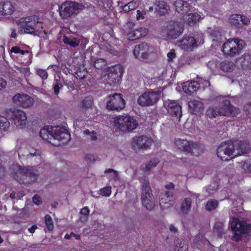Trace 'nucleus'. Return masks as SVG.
<instances>
[{
	"mask_svg": "<svg viewBox=\"0 0 251 251\" xmlns=\"http://www.w3.org/2000/svg\"><path fill=\"white\" fill-rule=\"evenodd\" d=\"M173 191L167 190L164 194H161L160 196L170 199L173 197Z\"/></svg>",
	"mask_w": 251,
	"mask_h": 251,
	"instance_id": "57",
	"label": "nucleus"
},
{
	"mask_svg": "<svg viewBox=\"0 0 251 251\" xmlns=\"http://www.w3.org/2000/svg\"><path fill=\"white\" fill-rule=\"evenodd\" d=\"M126 105V102L120 93H111V110L120 111Z\"/></svg>",
	"mask_w": 251,
	"mask_h": 251,
	"instance_id": "23",
	"label": "nucleus"
},
{
	"mask_svg": "<svg viewBox=\"0 0 251 251\" xmlns=\"http://www.w3.org/2000/svg\"><path fill=\"white\" fill-rule=\"evenodd\" d=\"M37 228V226L36 225L32 226L28 228V231L31 233H33L35 230Z\"/></svg>",
	"mask_w": 251,
	"mask_h": 251,
	"instance_id": "63",
	"label": "nucleus"
},
{
	"mask_svg": "<svg viewBox=\"0 0 251 251\" xmlns=\"http://www.w3.org/2000/svg\"><path fill=\"white\" fill-rule=\"evenodd\" d=\"M155 10L160 15H163L166 14L169 10L167 3L164 1H158L154 4Z\"/></svg>",
	"mask_w": 251,
	"mask_h": 251,
	"instance_id": "32",
	"label": "nucleus"
},
{
	"mask_svg": "<svg viewBox=\"0 0 251 251\" xmlns=\"http://www.w3.org/2000/svg\"><path fill=\"white\" fill-rule=\"evenodd\" d=\"M159 162L158 159L153 158L148 162L145 164V167L143 168V170L146 172H149L152 168L156 166Z\"/></svg>",
	"mask_w": 251,
	"mask_h": 251,
	"instance_id": "40",
	"label": "nucleus"
},
{
	"mask_svg": "<svg viewBox=\"0 0 251 251\" xmlns=\"http://www.w3.org/2000/svg\"><path fill=\"white\" fill-rule=\"evenodd\" d=\"M134 26L135 24L133 22L129 21L127 22L124 26L125 29H132Z\"/></svg>",
	"mask_w": 251,
	"mask_h": 251,
	"instance_id": "56",
	"label": "nucleus"
},
{
	"mask_svg": "<svg viewBox=\"0 0 251 251\" xmlns=\"http://www.w3.org/2000/svg\"><path fill=\"white\" fill-rule=\"evenodd\" d=\"M154 52L153 48L146 42L135 46L133 50L134 57L141 61H148Z\"/></svg>",
	"mask_w": 251,
	"mask_h": 251,
	"instance_id": "10",
	"label": "nucleus"
},
{
	"mask_svg": "<svg viewBox=\"0 0 251 251\" xmlns=\"http://www.w3.org/2000/svg\"><path fill=\"white\" fill-rule=\"evenodd\" d=\"M176 10L179 13L183 14L189 10V4L183 0H176L174 3Z\"/></svg>",
	"mask_w": 251,
	"mask_h": 251,
	"instance_id": "31",
	"label": "nucleus"
},
{
	"mask_svg": "<svg viewBox=\"0 0 251 251\" xmlns=\"http://www.w3.org/2000/svg\"><path fill=\"white\" fill-rule=\"evenodd\" d=\"M127 5L129 7L130 10H132L137 7L138 3L137 2V1L133 0L127 3Z\"/></svg>",
	"mask_w": 251,
	"mask_h": 251,
	"instance_id": "51",
	"label": "nucleus"
},
{
	"mask_svg": "<svg viewBox=\"0 0 251 251\" xmlns=\"http://www.w3.org/2000/svg\"><path fill=\"white\" fill-rule=\"evenodd\" d=\"M203 43L202 33H198L194 36H185L180 40L178 46L183 50L197 47L199 44Z\"/></svg>",
	"mask_w": 251,
	"mask_h": 251,
	"instance_id": "13",
	"label": "nucleus"
},
{
	"mask_svg": "<svg viewBox=\"0 0 251 251\" xmlns=\"http://www.w3.org/2000/svg\"><path fill=\"white\" fill-rule=\"evenodd\" d=\"M32 200H33V202L37 205H39L42 202L41 198L37 194L35 195L33 197Z\"/></svg>",
	"mask_w": 251,
	"mask_h": 251,
	"instance_id": "52",
	"label": "nucleus"
},
{
	"mask_svg": "<svg viewBox=\"0 0 251 251\" xmlns=\"http://www.w3.org/2000/svg\"><path fill=\"white\" fill-rule=\"evenodd\" d=\"M38 176V171L32 167L26 168L19 166L14 174V179L20 184L28 185L35 182Z\"/></svg>",
	"mask_w": 251,
	"mask_h": 251,
	"instance_id": "3",
	"label": "nucleus"
},
{
	"mask_svg": "<svg viewBox=\"0 0 251 251\" xmlns=\"http://www.w3.org/2000/svg\"><path fill=\"white\" fill-rule=\"evenodd\" d=\"M201 81L202 80L199 82L196 81H187L185 82L182 85V89L186 94L190 95L196 92L199 89L201 83L203 84V87H208L210 85V83L208 80H203V82Z\"/></svg>",
	"mask_w": 251,
	"mask_h": 251,
	"instance_id": "21",
	"label": "nucleus"
},
{
	"mask_svg": "<svg viewBox=\"0 0 251 251\" xmlns=\"http://www.w3.org/2000/svg\"><path fill=\"white\" fill-rule=\"evenodd\" d=\"M229 22L231 25L238 28H242L244 25H249L251 23L249 18L240 14L231 15Z\"/></svg>",
	"mask_w": 251,
	"mask_h": 251,
	"instance_id": "24",
	"label": "nucleus"
},
{
	"mask_svg": "<svg viewBox=\"0 0 251 251\" xmlns=\"http://www.w3.org/2000/svg\"><path fill=\"white\" fill-rule=\"evenodd\" d=\"M166 189L169 191H173L175 189V185L174 183L170 182L165 186Z\"/></svg>",
	"mask_w": 251,
	"mask_h": 251,
	"instance_id": "61",
	"label": "nucleus"
},
{
	"mask_svg": "<svg viewBox=\"0 0 251 251\" xmlns=\"http://www.w3.org/2000/svg\"><path fill=\"white\" fill-rule=\"evenodd\" d=\"M136 13H137L136 19L137 20L144 19V18H145L144 15L145 14V12L138 10H137Z\"/></svg>",
	"mask_w": 251,
	"mask_h": 251,
	"instance_id": "55",
	"label": "nucleus"
},
{
	"mask_svg": "<svg viewBox=\"0 0 251 251\" xmlns=\"http://www.w3.org/2000/svg\"><path fill=\"white\" fill-rule=\"evenodd\" d=\"M164 106L168 112L180 121L182 116L181 107L177 100H167L164 102Z\"/></svg>",
	"mask_w": 251,
	"mask_h": 251,
	"instance_id": "18",
	"label": "nucleus"
},
{
	"mask_svg": "<svg viewBox=\"0 0 251 251\" xmlns=\"http://www.w3.org/2000/svg\"><path fill=\"white\" fill-rule=\"evenodd\" d=\"M188 106L190 112L194 114L201 113L203 110V104L200 100H193L188 103Z\"/></svg>",
	"mask_w": 251,
	"mask_h": 251,
	"instance_id": "29",
	"label": "nucleus"
},
{
	"mask_svg": "<svg viewBox=\"0 0 251 251\" xmlns=\"http://www.w3.org/2000/svg\"><path fill=\"white\" fill-rule=\"evenodd\" d=\"M14 103L19 106L26 108L32 106L34 100L26 94H18L13 97Z\"/></svg>",
	"mask_w": 251,
	"mask_h": 251,
	"instance_id": "22",
	"label": "nucleus"
},
{
	"mask_svg": "<svg viewBox=\"0 0 251 251\" xmlns=\"http://www.w3.org/2000/svg\"><path fill=\"white\" fill-rule=\"evenodd\" d=\"M239 167L247 173H251V159L248 158L239 163Z\"/></svg>",
	"mask_w": 251,
	"mask_h": 251,
	"instance_id": "39",
	"label": "nucleus"
},
{
	"mask_svg": "<svg viewBox=\"0 0 251 251\" xmlns=\"http://www.w3.org/2000/svg\"><path fill=\"white\" fill-rule=\"evenodd\" d=\"M11 51V52H13L16 54L20 53L22 55H24L25 54L28 52L27 50H23L18 46H14L12 47Z\"/></svg>",
	"mask_w": 251,
	"mask_h": 251,
	"instance_id": "46",
	"label": "nucleus"
},
{
	"mask_svg": "<svg viewBox=\"0 0 251 251\" xmlns=\"http://www.w3.org/2000/svg\"><path fill=\"white\" fill-rule=\"evenodd\" d=\"M168 60L169 61H172L173 59L175 58L176 53L175 50H171L170 52L167 53Z\"/></svg>",
	"mask_w": 251,
	"mask_h": 251,
	"instance_id": "54",
	"label": "nucleus"
},
{
	"mask_svg": "<svg viewBox=\"0 0 251 251\" xmlns=\"http://www.w3.org/2000/svg\"><path fill=\"white\" fill-rule=\"evenodd\" d=\"M111 177H112V178L115 181L120 180L118 172L112 169H111Z\"/></svg>",
	"mask_w": 251,
	"mask_h": 251,
	"instance_id": "49",
	"label": "nucleus"
},
{
	"mask_svg": "<svg viewBox=\"0 0 251 251\" xmlns=\"http://www.w3.org/2000/svg\"><path fill=\"white\" fill-rule=\"evenodd\" d=\"M169 230L173 233H177L178 232V228L174 225L171 224L169 226Z\"/></svg>",
	"mask_w": 251,
	"mask_h": 251,
	"instance_id": "60",
	"label": "nucleus"
},
{
	"mask_svg": "<svg viewBox=\"0 0 251 251\" xmlns=\"http://www.w3.org/2000/svg\"><path fill=\"white\" fill-rule=\"evenodd\" d=\"M52 126H44L40 129L39 133L40 136L44 140L50 142L52 134Z\"/></svg>",
	"mask_w": 251,
	"mask_h": 251,
	"instance_id": "33",
	"label": "nucleus"
},
{
	"mask_svg": "<svg viewBox=\"0 0 251 251\" xmlns=\"http://www.w3.org/2000/svg\"><path fill=\"white\" fill-rule=\"evenodd\" d=\"M79 107L87 117L93 118L97 115V108L93 105V99L91 97H85L80 103Z\"/></svg>",
	"mask_w": 251,
	"mask_h": 251,
	"instance_id": "16",
	"label": "nucleus"
},
{
	"mask_svg": "<svg viewBox=\"0 0 251 251\" xmlns=\"http://www.w3.org/2000/svg\"><path fill=\"white\" fill-rule=\"evenodd\" d=\"M161 94L160 91L145 92L139 97L137 103L141 106L153 105L159 100Z\"/></svg>",
	"mask_w": 251,
	"mask_h": 251,
	"instance_id": "11",
	"label": "nucleus"
},
{
	"mask_svg": "<svg viewBox=\"0 0 251 251\" xmlns=\"http://www.w3.org/2000/svg\"><path fill=\"white\" fill-rule=\"evenodd\" d=\"M218 205V201L216 200L211 199L206 202L205 204V209L206 210L210 211L215 209Z\"/></svg>",
	"mask_w": 251,
	"mask_h": 251,
	"instance_id": "41",
	"label": "nucleus"
},
{
	"mask_svg": "<svg viewBox=\"0 0 251 251\" xmlns=\"http://www.w3.org/2000/svg\"><path fill=\"white\" fill-rule=\"evenodd\" d=\"M235 68L234 63L230 61L226 60L220 64V68L225 72H231Z\"/></svg>",
	"mask_w": 251,
	"mask_h": 251,
	"instance_id": "37",
	"label": "nucleus"
},
{
	"mask_svg": "<svg viewBox=\"0 0 251 251\" xmlns=\"http://www.w3.org/2000/svg\"><path fill=\"white\" fill-rule=\"evenodd\" d=\"M6 81L1 77H0V90L6 86Z\"/></svg>",
	"mask_w": 251,
	"mask_h": 251,
	"instance_id": "62",
	"label": "nucleus"
},
{
	"mask_svg": "<svg viewBox=\"0 0 251 251\" xmlns=\"http://www.w3.org/2000/svg\"><path fill=\"white\" fill-rule=\"evenodd\" d=\"M114 126L120 131L129 132L136 129L138 122L132 116L119 115L113 118Z\"/></svg>",
	"mask_w": 251,
	"mask_h": 251,
	"instance_id": "4",
	"label": "nucleus"
},
{
	"mask_svg": "<svg viewBox=\"0 0 251 251\" xmlns=\"http://www.w3.org/2000/svg\"><path fill=\"white\" fill-rule=\"evenodd\" d=\"M230 227L234 234L232 239L235 241H240L244 235L249 234L251 228L250 224L235 218H232Z\"/></svg>",
	"mask_w": 251,
	"mask_h": 251,
	"instance_id": "5",
	"label": "nucleus"
},
{
	"mask_svg": "<svg viewBox=\"0 0 251 251\" xmlns=\"http://www.w3.org/2000/svg\"><path fill=\"white\" fill-rule=\"evenodd\" d=\"M124 69L121 64L111 66V81L114 85H119L122 80Z\"/></svg>",
	"mask_w": 251,
	"mask_h": 251,
	"instance_id": "25",
	"label": "nucleus"
},
{
	"mask_svg": "<svg viewBox=\"0 0 251 251\" xmlns=\"http://www.w3.org/2000/svg\"><path fill=\"white\" fill-rule=\"evenodd\" d=\"M213 230L214 233L219 237H222L225 233L223 223L221 222L216 223L213 227Z\"/></svg>",
	"mask_w": 251,
	"mask_h": 251,
	"instance_id": "38",
	"label": "nucleus"
},
{
	"mask_svg": "<svg viewBox=\"0 0 251 251\" xmlns=\"http://www.w3.org/2000/svg\"><path fill=\"white\" fill-rule=\"evenodd\" d=\"M141 201L142 205L147 210H151L154 207V197L147 178H144L142 183Z\"/></svg>",
	"mask_w": 251,
	"mask_h": 251,
	"instance_id": "8",
	"label": "nucleus"
},
{
	"mask_svg": "<svg viewBox=\"0 0 251 251\" xmlns=\"http://www.w3.org/2000/svg\"><path fill=\"white\" fill-rule=\"evenodd\" d=\"M14 11V7L9 1L0 3V15H10Z\"/></svg>",
	"mask_w": 251,
	"mask_h": 251,
	"instance_id": "30",
	"label": "nucleus"
},
{
	"mask_svg": "<svg viewBox=\"0 0 251 251\" xmlns=\"http://www.w3.org/2000/svg\"><path fill=\"white\" fill-rule=\"evenodd\" d=\"M192 206V201L190 198H186L182 201L180 210L182 213L186 214L190 210Z\"/></svg>",
	"mask_w": 251,
	"mask_h": 251,
	"instance_id": "35",
	"label": "nucleus"
},
{
	"mask_svg": "<svg viewBox=\"0 0 251 251\" xmlns=\"http://www.w3.org/2000/svg\"><path fill=\"white\" fill-rule=\"evenodd\" d=\"M201 18V15L197 9H194L189 13L184 18V21L189 25L196 24Z\"/></svg>",
	"mask_w": 251,
	"mask_h": 251,
	"instance_id": "28",
	"label": "nucleus"
},
{
	"mask_svg": "<svg viewBox=\"0 0 251 251\" xmlns=\"http://www.w3.org/2000/svg\"><path fill=\"white\" fill-rule=\"evenodd\" d=\"M63 87V85L61 83H57L53 85V89L54 93L55 95H57L59 93V90L60 88Z\"/></svg>",
	"mask_w": 251,
	"mask_h": 251,
	"instance_id": "50",
	"label": "nucleus"
},
{
	"mask_svg": "<svg viewBox=\"0 0 251 251\" xmlns=\"http://www.w3.org/2000/svg\"><path fill=\"white\" fill-rule=\"evenodd\" d=\"M174 144L180 151L194 156H200L204 151L203 145L197 142L177 138L175 140Z\"/></svg>",
	"mask_w": 251,
	"mask_h": 251,
	"instance_id": "2",
	"label": "nucleus"
},
{
	"mask_svg": "<svg viewBox=\"0 0 251 251\" xmlns=\"http://www.w3.org/2000/svg\"><path fill=\"white\" fill-rule=\"evenodd\" d=\"M240 113L239 109L232 105L229 100L220 98L218 105L208 107L206 114L209 118H216L217 116L235 117Z\"/></svg>",
	"mask_w": 251,
	"mask_h": 251,
	"instance_id": "1",
	"label": "nucleus"
},
{
	"mask_svg": "<svg viewBox=\"0 0 251 251\" xmlns=\"http://www.w3.org/2000/svg\"><path fill=\"white\" fill-rule=\"evenodd\" d=\"M243 63L244 65L247 67L251 68V54H245L244 55V60Z\"/></svg>",
	"mask_w": 251,
	"mask_h": 251,
	"instance_id": "47",
	"label": "nucleus"
},
{
	"mask_svg": "<svg viewBox=\"0 0 251 251\" xmlns=\"http://www.w3.org/2000/svg\"><path fill=\"white\" fill-rule=\"evenodd\" d=\"M245 45L243 40L239 39L228 40L223 45V52L229 56L239 54Z\"/></svg>",
	"mask_w": 251,
	"mask_h": 251,
	"instance_id": "9",
	"label": "nucleus"
},
{
	"mask_svg": "<svg viewBox=\"0 0 251 251\" xmlns=\"http://www.w3.org/2000/svg\"><path fill=\"white\" fill-rule=\"evenodd\" d=\"M6 173L5 168L3 167V166L0 162V178H3Z\"/></svg>",
	"mask_w": 251,
	"mask_h": 251,
	"instance_id": "59",
	"label": "nucleus"
},
{
	"mask_svg": "<svg viewBox=\"0 0 251 251\" xmlns=\"http://www.w3.org/2000/svg\"><path fill=\"white\" fill-rule=\"evenodd\" d=\"M8 114L7 119H11L12 123L17 126L25 125L27 121V116L25 112L21 110L8 109L6 111Z\"/></svg>",
	"mask_w": 251,
	"mask_h": 251,
	"instance_id": "15",
	"label": "nucleus"
},
{
	"mask_svg": "<svg viewBox=\"0 0 251 251\" xmlns=\"http://www.w3.org/2000/svg\"><path fill=\"white\" fill-rule=\"evenodd\" d=\"M9 126L10 123L8 121V119L0 115V129L5 131L9 127Z\"/></svg>",
	"mask_w": 251,
	"mask_h": 251,
	"instance_id": "43",
	"label": "nucleus"
},
{
	"mask_svg": "<svg viewBox=\"0 0 251 251\" xmlns=\"http://www.w3.org/2000/svg\"><path fill=\"white\" fill-rule=\"evenodd\" d=\"M90 213V210L87 206L82 208L80 211V213L82 215L88 216Z\"/></svg>",
	"mask_w": 251,
	"mask_h": 251,
	"instance_id": "53",
	"label": "nucleus"
},
{
	"mask_svg": "<svg viewBox=\"0 0 251 251\" xmlns=\"http://www.w3.org/2000/svg\"><path fill=\"white\" fill-rule=\"evenodd\" d=\"M182 23L177 21H172L167 23L161 30V35L168 39H176L183 32Z\"/></svg>",
	"mask_w": 251,
	"mask_h": 251,
	"instance_id": "7",
	"label": "nucleus"
},
{
	"mask_svg": "<svg viewBox=\"0 0 251 251\" xmlns=\"http://www.w3.org/2000/svg\"><path fill=\"white\" fill-rule=\"evenodd\" d=\"M100 194L102 196L109 197L110 196V186L100 189Z\"/></svg>",
	"mask_w": 251,
	"mask_h": 251,
	"instance_id": "48",
	"label": "nucleus"
},
{
	"mask_svg": "<svg viewBox=\"0 0 251 251\" xmlns=\"http://www.w3.org/2000/svg\"><path fill=\"white\" fill-rule=\"evenodd\" d=\"M50 143L53 146L58 147L68 143L71 140L70 133L59 126H53Z\"/></svg>",
	"mask_w": 251,
	"mask_h": 251,
	"instance_id": "6",
	"label": "nucleus"
},
{
	"mask_svg": "<svg viewBox=\"0 0 251 251\" xmlns=\"http://www.w3.org/2000/svg\"><path fill=\"white\" fill-rule=\"evenodd\" d=\"M86 159L87 160H89L90 161H95V157H94V156L93 155L87 154L86 156Z\"/></svg>",
	"mask_w": 251,
	"mask_h": 251,
	"instance_id": "64",
	"label": "nucleus"
},
{
	"mask_svg": "<svg viewBox=\"0 0 251 251\" xmlns=\"http://www.w3.org/2000/svg\"><path fill=\"white\" fill-rule=\"evenodd\" d=\"M175 203V200L160 196L159 205L162 210L167 209Z\"/></svg>",
	"mask_w": 251,
	"mask_h": 251,
	"instance_id": "34",
	"label": "nucleus"
},
{
	"mask_svg": "<svg viewBox=\"0 0 251 251\" xmlns=\"http://www.w3.org/2000/svg\"><path fill=\"white\" fill-rule=\"evenodd\" d=\"M87 74V71L86 68L83 67L82 70L79 68L75 72V77L79 80L83 79L85 78Z\"/></svg>",
	"mask_w": 251,
	"mask_h": 251,
	"instance_id": "44",
	"label": "nucleus"
},
{
	"mask_svg": "<svg viewBox=\"0 0 251 251\" xmlns=\"http://www.w3.org/2000/svg\"><path fill=\"white\" fill-rule=\"evenodd\" d=\"M45 223L46 226L49 231H52L54 228L53 223L51 217L47 214L45 216Z\"/></svg>",
	"mask_w": 251,
	"mask_h": 251,
	"instance_id": "42",
	"label": "nucleus"
},
{
	"mask_svg": "<svg viewBox=\"0 0 251 251\" xmlns=\"http://www.w3.org/2000/svg\"><path fill=\"white\" fill-rule=\"evenodd\" d=\"M122 52L120 50H117L114 48V47L111 46V54H112L114 55H120Z\"/></svg>",
	"mask_w": 251,
	"mask_h": 251,
	"instance_id": "58",
	"label": "nucleus"
},
{
	"mask_svg": "<svg viewBox=\"0 0 251 251\" xmlns=\"http://www.w3.org/2000/svg\"><path fill=\"white\" fill-rule=\"evenodd\" d=\"M106 60L103 58H99L94 62V66L97 69H102L106 67L104 70L102 71L101 75V82L105 84H108L110 80V67L107 66Z\"/></svg>",
	"mask_w": 251,
	"mask_h": 251,
	"instance_id": "20",
	"label": "nucleus"
},
{
	"mask_svg": "<svg viewBox=\"0 0 251 251\" xmlns=\"http://www.w3.org/2000/svg\"><path fill=\"white\" fill-rule=\"evenodd\" d=\"M148 32V30L146 28L140 27L128 32L127 37L128 40L133 41L145 36Z\"/></svg>",
	"mask_w": 251,
	"mask_h": 251,
	"instance_id": "27",
	"label": "nucleus"
},
{
	"mask_svg": "<svg viewBox=\"0 0 251 251\" xmlns=\"http://www.w3.org/2000/svg\"><path fill=\"white\" fill-rule=\"evenodd\" d=\"M235 149L233 143H223L218 147L217 156L222 160L227 161L235 157Z\"/></svg>",
	"mask_w": 251,
	"mask_h": 251,
	"instance_id": "14",
	"label": "nucleus"
},
{
	"mask_svg": "<svg viewBox=\"0 0 251 251\" xmlns=\"http://www.w3.org/2000/svg\"><path fill=\"white\" fill-rule=\"evenodd\" d=\"M235 149V156L242 155L248 153L250 151V147L248 142L246 141H237L233 143Z\"/></svg>",
	"mask_w": 251,
	"mask_h": 251,
	"instance_id": "26",
	"label": "nucleus"
},
{
	"mask_svg": "<svg viewBox=\"0 0 251 251\" xmlns=\"http://www.w3.org/2000/svg\"><path fill=\"white\" fill-rule=\"evenodd\" d=\"M37 74L42 78L43 80L47 79L48 74L46 70L38 69L37 70Z\"/></svg>",
	"mask_w": 251,
	"mask_h": 251,
	"instance_id": "45",
	"label": "nucleus"
},
{
	"mask_svg": "<svg viewBox=\"0 0 251 251\" xmlns=\"http://www.w3.org/2000/svg\"><path fill=\"white\" fill-rule=\"evenodd\" d=\"M153 143L152 140L145 136H137L133 138L131 146L134 150H147L150 148Z\"/></svg>",
	"mask_w": 251,
	"mask_h": 251,
	"instance_id": "17",
	"label": "nucleus"
},
{
	"mask_svg": "<svg viewBox=\"0 0 251 251\" xmlns=\"http://www.w3.org/2000/svg\"><path fill=\"white\" fill-rule=\"evenodd\" d=\"M81 6L79 3L75 2H64L59 8L60 16L63 19H67L76 14Z\"/></svg>",
	"mask_w": 251,
	"mask_h": 251,
	"instance_id": "12",
	"label": "nucleus"
},
{
	"mask_svg": "<svg viewBox=\"0 0 251 251\" xmlns=\"http://www.w3.org/2000/svg\"><path fill=\"white\" fill-rule=\"evenodd\" d=\"M63 41L64 43L74 48L78 46L80 42L79 40L77 39L75 37L73 36L68 37L65 35L63 37Z\"/></svg>",
	"mask_w": 251,
	"mask_h": 251,
	"instance_id": "36",
	"label": "nucleus"
},
{
	"mask_svg": "<svg viewBox=\"0 0 251 251\" xmlns=\"http://www.w3.org/2000/svg\"><path fill=\"white\" fill-rule=\"evenodd\" d=\"M38 23L39 17L36 15H33L25 17L22 24L25 33L29 34H35Z\"/></svg>",
	"mask_w": 251,
	"mask_h": 251,
	"instance_id": "19",
	"label": "nucleus"
}]
</instances>
